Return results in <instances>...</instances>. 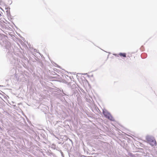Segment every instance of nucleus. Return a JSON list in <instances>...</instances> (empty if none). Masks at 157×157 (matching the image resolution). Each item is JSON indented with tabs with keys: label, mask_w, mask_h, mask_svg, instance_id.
<instances>
[{
	"label": "nucleus",
	"mask_w": 157,
	"mask_h": 157,
	"mask_svg": "<svg viewBox=\"0 0 157 157\" xmlns=\"http://www.w3.org/2000/svg\"><path fill=\"white\" fill-rule=\"evenodd\" d=\"M118 55L121 57H126V54L124 53H120Z\"/></svg>",
	"instance_id": "nucleus-2"
},
{
	"label": "nucleus",
	"mask_w": 157,
	"mask_h": 157,
	"mask_svg": "<svg viewBox=\"0 0 157 157\" xmlns=\"http://www.w3.org/2000/svg\"><path fill=\"white\" fill-rule=\"evenodd\" d=\"M103 113L106 117L111 121H113L114 120L113 118L111 115L107 111H103Z\"/></svg>",
	"instance_id": "nucleus-1"
}]
</instances>
